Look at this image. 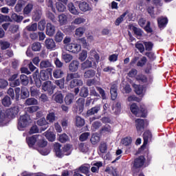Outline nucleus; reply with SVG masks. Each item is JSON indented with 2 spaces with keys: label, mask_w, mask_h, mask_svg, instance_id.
<instances>
[{
  "label": "nucleus",
  "mask_w": 176,
  "mask_h": 176,
  "mask_svg": "<svg viewBox=\"0 0 176 176\" xmlns=\"http://www.w3.org/2000/svg\"><path fill=\"white\" fill-rule=\"evenodd\" d=\"M6 113L8 116L1 112L0 110V126H6L7 123H9L10 120V118H13L15 115L19 113V109L17 107L8 109L6 111Z\"/></svg>",
  "instance_id": "1"
},
{
  "label": "nucleus",
  "mask_w": 176,
  "mask_h": 176,
  "mask_svg": "<svg viewBox=\"0 0 176 176\" xmlns=\"http://www.w3.org/2000/svg\"><path fill=\"white\" fill-rule=\"evenodd\" d=\"M80 78L79 73L67 74L66 77V82H70L69 87L72 89L76 87V86H83V80L78 78Z\"/></svg>",
  "instance_id": "2"
},
{
  "label": "nucleus",
  "mask_w": 176,
  "mask_h": 176,
  "mask_svg": "<svg viewBox=\"0 0 176 176\" xmlns=\"http://www.w3.org/2000/svg\"><path fill=\"white\" fill-rule=\"evenodd\" d=\"M30 123H31V118H30V116L25 114L21 116L18 122L19 130H23L25 127H27V125L30 124Z\"/></svg>",
  "instance_id": "3"
},
{
  "label": "nucleus",
  "mask_w": 176,
  "mask_h": 176,
  "mask_svg": "<svg viewBox=\"0 0 176 176\" xmlns=\"http://www.w3.org/2000/svg\"><path fill=\"white\" fill-rule=\"evenodd\" d=\"M131 111L133 115H135V116H138L140 118H144V113H145V107H140V109H138V107H137V104L135 103H133L131 105Z\"/></svg>",
  "instance_id": "4"
},
{
  "label": "nucleus",
  "mask_w": 176,
  "mask_h": 176,
  "mask_svg": "<svg viewBox=\"0 0 176 176\" xmlns=\"http://www.w3.org/2000/svg\"><path fill=\"white\" fill-rule=\"evenodd\" d=\"M144 164H145V157L142 155L135 159L132 168L133 173H137V169L141 168Z\"/></svg>",
  "instance_id": "5"
},
{
  "label": "nucleus",
  "mask_w": 176,
  "mask_h": 176,
  "mask_svg": "<svg viewBox=\"0 0 176 176\" xmlns=\"http://www.w3.org/2000/svg\"><path fill=\"white\" fill-rule=\"evenodd\" d=\"M87 68H94V69L97 68L96 62H94L92 60L89 59V57L85 61L81 63V69H87Z\"/></svg>",
  "instance_id": "6"
},
{
  "label": "nucleus",
  "mask_w": 176,
  "mask_h": 176,
  "mask_svg": "<svg viewBox=\"0 0 176 176\" xmlns=\"http://www.w3.org/2000/svg\"><path fill=\"white\" fill-rule=\"evenodd\" d=\"M42 140V135H34L32 137H29L26 138V141L28 142V145L31 148L35 145V143L38 144V140Z\"/></svg>",
  "instance_id": "7"
},
{
  "label": "nucleus",
  "mask_w": 176,
  "mask_h": 176,
  "mask_svg": "<svg viewBox=\"0 0 176 176\" xmlns=\"http://www.w3.org/2000/svg\"><path fill=\"white\" fill-rule=\"evenodd\" d=\"M66 50L72 53H79L82 50V46L79 44H67L66 45Z\"/></svg>",
  "instance_id": "8"
},
{
  "label": "nucleus",
  "mask_w": 176,
  "mask_h": 176,
  "mask_svg": "<svg viewBox=\"0 0 176 176\" xmlns=\"http://www.w3.org/2000/svg\"><path fill=\"white\" fill-rule=\"evenodd\" d=\"M89 58L91 59L94 63H96V65L98 64L100 62V55L94 50H92L89 53Z\"/></svg>",
  "instance_id": "9"
},
{
  "label": "nucleus",
  "mask_w": 176,
  "mask_h": 176,
  "mask_svg": "<svg viewBox=\"0 0 176 176\" xmlns=\"http://www.w3.org/2000/svg\"><path fill=\"white\" fill-rule=\"evenodd\" d=\"M42 89L44 91H47L50 95L54 93L53 85L51 81H45L42 85Z\"/></svg>",
  "instance_id": "10"
},
{
  "label": "nucleus",
  "mask_w": 176,
  "mask_h": 176,
  "mask_svg": "<svg viewBox=\"0 0 176 176\" xmlns=\"http://www.w3.org/2000/svg\"><path fill=\"white\" fill-rule=\"evenodd\" d=\"M110 94L111 100H115L118 98V84L116 82L111 84Z\"/></svg>",
  "instance_id": "11"
},
{
  "label": "nucleus",
  "mask_w": 176,
  "mask_h": 176,
  "mask_svg": "<svg viewBox=\"0 0 176 176\" xmlns=\"http://www.w3.org/2000/svg\"><path fill=\"white\" fill-rule=\"evenodd\" d=\"M40 78L42 80H47L49 78H52V69L41 70L40 72Z\"/></svg>",
  "instance_id": "12"
},
{
  "label": "nucleus",
  "mask_w": 176,
  "mask_h": 176,
  "mask_svg": "<svg viewBox=\"0 0 176 176\" xmlns=\"http://www.w3.org/2000/svg\"><path fill=\"white\" fill-rule=\"evenodd\" d=\"M67 9L69 12H70L72 14H74V16H78L80 13V12H79V9L78 7H76L75 5H74V3H69L67 4Z\"/></svg>",
  "instance_id": "13"
},
{
  "label": "nucleus",
  "mask_w": 176,
  "mask_h": 176,
  "mask_svg": "<svg viewBox=\"0 0 176 176\" xmlns=\"http://www.w3.org/2000/svg\"><path fill=\"white\" fill-rule=\"evenodd\" d=\"M45 45L48 50H54V49H56V43L53 38H46Z\"/></svg>",
  "instance_id": "14"
},
{
  "label": "nucleus",
  "mask_w": 176,
  "mask_h": 176,
  "mask_svg": "<svg viewBox=\"0 0 176 176\" xmlns=\"http://www.w3.org/2000/svg\"><path fill=\"white\" fill-rule=\"evenodd\" d=\"M143 138H144V143L143 145L141 146V149H144L145 146H146V144H148V141L152 138V133H151L150 131H146L143 134Z\"/></svg>",
  "instance_id": "15"
},
{
  "label": "nucleus",
  "mask_w": 176,
  "mask_h": 176,
  "mask_svg": "<svg viewBox=\"0 0 176 176\" xmlns=\"http://www.w3.org/2000/svg\"><path fill=\"white\" fill-rule=\"evenodd\" d=\"M145 124V121L142 119L135 120V127L138 133H141L144 130V126Z\"/></svg>",
  "instance_id": "16"
},
{
  "label": "nucleus",
  "mask_w": 176,
  "mask_h": 176,
  "mask_svg": "<svg viewBox=\"0 0 176 176\" xmlns=\"http://www.w3.org/2000/svg\"><path fill=\"white\" fill-rule=\"evenodd\" d=\"M100 111H101V105L98 104V105L91 108L90 109H89L87 111V116H91L92 115H96V113H98V112H100Z\"/></svg>",
  "instance_id": "17"
},
{
  "label": "nucleus",
  "mask_w": 176,
  "mask_h": 176,
  "mask_svg": "<svg viewBox=\"0 0 176 176\" xmlns=\"http://www.w3.org/2000/svg\"><path fill=\"white\" fill-rule=\"evenodd\" d=\"M79 61L74 60H72L69 65V70L71 72H76L79 69Z\"/></svg>",
  "instance_id": "18"
},
{
  "label": "nucleus",
  "mask_w": 176,
  "mask_h": 176,
  "mask_svg": "<svg viewBox=\"0 0 176 176\" xmlns=\"http://www.w3.org/2000/svg\"><path fill=\"white\" fill-rule=\"evenodd\" d=\"M56 32V28L52 23H47L46 34L49 36H53Z\"/></svg>",
  "instance_id": "19"
},
{
  "label": "nucleus",
  "mask_w": 176,
  "mask_h": 176,
  "mask_svg": "<svg viewBox=\"0 0 176 176\" xmlns=\"http://www.w3.org/2000/svg\"><path fill=\"white\" fill-rule=\"evenodd\" d=\"M32 10H34V4L32 3H29L23 8V13L24 16H30Z\"/></svg>",
  "instance_id": "20"
},
{
  "label": "nucleus",
  "mask_w": 176,
  "mask_h": 176,
  "mask_svg": "<svg viewBox=\"0 0 176 176\" xmlns=\"http://www.w3.org/2000/svg\"><path fill=\"white\" fill-rule=\"evenodd\" d=\"M77 109H78V113H82L83 109H85V98H80L76 101Z\"/></svg>",
  "instance_id": "21"
},
{
  "label": "nucleus",
  "mask_w": 176,
  "mask_h": 176,
  "mask_svg": "<svg viewBox=\"0 0 176 176\" xmlns=\"http://www.w3.org/2000/svg\"><path fill=\"white\" fill-rule=\"evenodd\" d=\"M96 70L89 69L84 72V78L85 79H91V78H94L96 76Z\"/></svg>",
  "instance_id": "22"
},
{
  "label": "nucleus",
  "mask_w": 176,
  "mask_h": 176,
  "mask_svg": "<svg viewBox=\"0 0 176 176\" xmlns=\"http://www.w3.org/2000/svg\"><path fill=\"white\" fill-rule=\"evenodd\" d=\"M38 126H41V130L45 131L47 127H49V123L46 122V119L45 118H41L37 121Z\"/></svg>",
  "instance_id": "23"
},
{
  "label": "nucleus",
  "mask_w": 176,
  "mask_h": 176,
  "mask_svg": "<svg viewBox=\"0 0 176 176\" xmlns=\"http://www.w3.org/2000/svg\"><path fill=\"white\" fill-rule=\"evenodd\" d=\"M79 9L81 12H87L90 10V6L86 1L80 2L78 4Z\"/></svg>",
  "instance_id": "24"
},
{
  "label": "nucleus",
  "mask_w": 176,
  "mask_h": 176,
  "mask_svg": "<svg viewBox=\"0 0 176 176\" xmlns=\"http://www.w3.org/2000/svg\"><path fill=\"white\" fill-rule=\"evenodd\" d=\"M54 152L58 157H61L64 155L61 151V144L60 143H56L54 144Z\"/></svg>",
  "instance_id": "25"
},
{
  "label": "nucleus",
  "mask_w": 176,
  "mask_h": 176,
  "mask_svg": "<svg viewBox=\"0 0 176 176\" xmlns=\"http://www.w3.org/2000/svg\"><path fill=\"white\" fill-rule=\"evenodd\" d=\"M75 100V96L74 94H68L65 98V102L67 105H71Z\"/></svg>",
  "instance_id": "26"
},
{
  "label": "nucleus",
  "mask_w": 176,
  "mask_h": 176,
  "mask_svg": "<svg viewBox=\"0 0 176 176\" xmlns=\"http://www.w3.org/2000/svg\"><path fill=\"white\" fill-rule=\"evenodd\" d=\"M28 97H30V91H28V89L25 87H22L21 90V98H22V100H25V98H28Z\"/></svg>",
  "instance_id": "27"
},
{
  "label": "nucleus",
  "mask_w": 176,
  "mask_h": 176,
  "mask_svg": "<svg viewBox=\"0 0 176 176\" xmlns=\"http://www.w3.org/2000/svg\"><path fill=\"white\" fill-rule=\"evenodd\" d=\"M122 104L120 102H117L116 104L112 106V111L114 115H119L120 113Z\"/></svg>",
  "instance_id": "28"
},
{
  "label": "nucleus",
  "mask_w": 176,
  "mask_h": 176,
  "mask_svg": "<svg viewBox=\"0 0 176 176\" xmlns=\"http://www.w3.org/2000/svg\"><path fill=\"white\" fill-rule=\"evenodd\" d=\"M23 6H24V1L19 0L14 7L15 12H16V13H20V12L23 10Z\"/></svg>",
  "instance_id": "29"
},
{
  "label": "nucleus",
  "mask_w": 176,
  "mask_h": 176,
  "mask_svg": "<svg viewBox=\"0 0 176 176\" xmlns=\"http://www.w3.org/2000/svg\"><path fill=\"white\" fill-rule=\"evenodd\" d=\"M103 72H107L109 75H114L116 74V69L112 66H106L103 68Z\"/></svg>",
  "instance_id": "30"
},
{
  "label": "nucleus",
  "mask_w": 176,
  "mask_h": 176,
  "mask_svg": "<svg viewBox=\"0 0 176 176\" xmlns=\"http://www.w3.org/2000/svg\"><path fill=\"white\" fill-rule=\"evenodd\" d=\"M112 133V127L109 125H105L100 129V134H111Z\"/></svg>",
  "instance_id": "31"
},
{
  "label": "nucleus",
  "mask_w": 176,
  "mask_h": 176,
  "mask_svg": "<svg viewBox=\"0 0 176 176\" xmlns=\"http://www.w3.org/2000/svg\"><path fill=\"white\" fill-rule=\"evenodd\" d=\"M52 67V62L49 60H44L40 63V68L43 69L44 68H50Z\"/></svg>",
  "instance_id": "32"
},
{
  "label": "nucleus",
  "mask_w": 176,
  "mask_h": 176,
  "mask_svg": "<svg viewBox=\"0 0 176 176\" xmlns=\"http://www.w3.org/2000/svg\"><path fill=\"white\" fill-rule=\"evenodd\" d=\"M75 122L77 127H83L85 126V119L80 116H76Z\"/></svg>",
  "instance_id": "33"
},
{
  "label": "nucleus",
  "mask_w": 176,
  "mask_h": 176,
  "mask_svg": "<svg viewBox=\"0 0 176 176\" xmlns=\"http://www.w3.org/2000/svg\"><path fill=\"white\" fill-rule=\"evenodd\" d=\"M42 17V11L41 10H36L32 16V20L34 21H39Z\"/></svg>",
  "instance_id": "34"
},
{
  "label": "nucleus",
  "mask_w": 176,
  "mask_h": 176,
  "mask_svg": "<svg viewBox=\"0 0 176 176\" xmlns=\"http://www.w3.org/2000/svg\"><path fill=\"white\" fill-rule=\"evenodd\" d=\"M25 105H38V100L34 98H29L25 101Z\"/></svg>",
  "instance_id": "35"
},
{
  "label": "nucleus",
  "mask_w": 176,
  "mask_h": 176,
  "mask_svg": "<svg viewBox=\"0 0 176 176\" xmlns=\"http://www.w3.org/2000/svg\"><path fill=\"white\" fill-rule=\"evenodd\" d=\"M11 19H12V20H13L14 21H16V23H21V21H23V19H24V17L23 16L19 15L16 13H13L11 15Z\"/></svg>",
  "instance_id": "36"
},
{
  "label": "nucleus",
  "mask_w": 176,
  "mask_h": 176,
  "mask_svg": "<svg viewBox=\"0 0 176 176\" xmlns=\"http://www.w3.org/2000/svg\"><path fill=\"white\" fill-rule=\"evenodd\" d=\"M63 75H64V72H63V70H61L60 69H54V72H53V76L56 79H58L60 78H62Z\"/></svg>",
  "instance_id": "37"
},
{
  "label": "nucleus",
  "mask_w": 176,
  "mask_h": 176,
  "mask_svg": "<svg viewBox=\"0 0 176 176\" xmlns=\"http://www.w3.org/2000/svg\"><path fill=\"white\" fill-rule=\"evenodd\" d=\"M157 23L160 28H163L168 23V21L167 18L160 17L157 19Z\"/></svg>",
  "instance_id": "38"
},
{
  "label": "nucleus",
  "mask_w": 176,
  "mask_h": 176,
  "mask_svg": "<svg viewBox=\"0 0 176 176\" xmlns=\"http://www.w3.org/2000/svg\"><path fill=\"white\" fill-rule=\"evenodd\" d=\"M62 58L64 60L65 63H69L72 61V58H74V57L72 56V55H71L69 54L63 52L62 54Z\"/></svg>",
  "instance_id": "39"
},
{
  "label": "nucleus",
  "mask_w": 176,
  "mask_h": 176,
  "mask_svg": "<svg viewBox=\"0 0 176 176\" xmlns=\"http://www.w3.org/2000/svg\"><path fill=\"white\" fill-rule=\"evenodd\" d=\"M100 167H102V162H96L94 164V166L91 167V171L92 173H98Z\"/></svg>",
  "instance_id": "40"
},
{
  "label": "nucleus",
  "mask_w": 176,
  "mask_h": 176,
  "mask_svg": "<svg viewBox=\"0 0 176 176\" xmlns=\"http://www.w3.org/2000/svg\"><path fill=\"white\" fill-rule=\"evenodd\" d=\"M126 16H127V12H124L120 17H118L116 20V25H120L121 23H123V21H124Z\"/></svg>",
  "instance_id": "41"
},
{
  "label": "nucleus",
  "mask_w": 176,
  "mask_h": 176,
  "mask_svg": "<svg viewBox=\"0 0 176 176\" xmlns=\"http://www.w3.org/2000/svg\"><path fill=\"white\" fill-rule=\"evenodd\" d=\"M58 21L60 25H64V24H67V17L65 14H62L58 16Z\"/></svg>",
  "instance_id": "42"
},
{
  "label": "nucleus",
  "mask_w": 176,
  "mask_h": 176,
  "mask_svg": "<svg viewBox=\"0 0 176 176\" xmlns=\"http://www.w3.org/2000/svg\"><path fill=\"white\" fill-rule=\"evenodd\" d=\"M133 87L135 89L136 94H138V96H141V94L144 93V87H142V86L135 84L133 85Z\"/></svg>",
  "instance_id": "43"
},
{
  "label": "nucleus",
  "mask_w": 176,
  "mask_h": 176,
  "mask_svg": "<svg viewBox=\"0 0 176 176\" xmlns=\"http://www.w3.org/2000/svg\"><path fill=\"white\" fill-rule=\"evenodd\" d=\"M41 49H42V45L39 42L34 43L32 45V50L33 52H40Z\"/></svg>",
  "instance_id": "44"
},
{
  "label": "nucleus",
  "mask_w": 176,
  "mask_h": 176,
  "mask_svg": "<svg viewBox=\"0 0 176 176\" xmlns=\"http://www.w3.org/2000/svg\"><path fill=\"white\" fill-rule=\"evenodd\" d=\"M54 101L58 104H63L64 101V96L62 94H57L54 96Z\"/></svg>",
  "instance_id": "45"
},
{
  "label": "nucleus",
  "mask_w": 176,
  "mask_h": 176,
  "mask_svg": "<svg viewBox=\"0 0 176 176\" xmlns=\"http://www.w3.org/2000/svg\"><path fill=\"white\" fill-rule=\"evenodd\" d=\"M56 8L58 12H65V10H67V7H65V5L60 2H57L56 3Z\"/></svg>",
  "instance_id": "46"
},
{
  "label": "nucleus",
  "mask_w": 176,
  "mask_h": 176,
  "mask_svg": "<svg viewBox=\"0 0 176 176\" xmlns=\"http://www.w3.org/2000/svg\"><path fill=\"white\" fill-rule=\"evenodd\" d=\"M91 142L96 145L98 142H100V135L98 133H94L91 138Z\"/></svg>",
  "instance_id": "47"
},
{
  "label": "nucleus",
  "mask_w": 176,
  "mask_h": 176,
  "mask_svg": "<svg viewBox=\"0 0 176 176\" xmlns=\"http://www.w3.org/2000/svg\"><path fill=\"white\" fill-rule=\"evenodd\" d=\"M45 137L51 142H53L56 140V135H54V133H53L52 132L47 131L45 133Z\"/></svg>",
  "instance_id": "48"
},
{
  "label": "nucleus",
  "mask_w": 176,
  "mask_h": 176,
  "mask_svg": "<svg viewBox=\"0 0 176 176\" xmlns=\"http://www.w3.org/2000/svg\"><path fill=\"white\" fill-rule=\"evenodd\" d=\"M80 97L86 98L89 96V89L86 87H82L80 91Z\"/></svg>",
  "instance_id": "49"
},
{
  "label": "nucleus",
  "mask_w": 176,
  "mask_h": 176,
  "mask_svg": "<svg viewBox=\"0 0 176 176\" xmlns=\"http://www.w3.org/2000/svg\"><path fill=\"white\" fill-rule=\"evenodd\" d=\"M37 145L40 148H45L47 145V142L45 140V138L43 135H41V140L37 141Z\"/></svg>",
  "instance_id": "50"
},
{
  "label": "nucleus",
  "mask_w": 176,
  "mask_h": 176,
  "mask_svg": "<svg viewBox=\"0 0 176 176\" xmlns=\"http://www.w3.org/2000/svg\"><path fill=\"white\" fill-rule=\"evenodd\" d=\"M87 58V51L86 50H82L80 54L78 56V60L80 61L83 62Z\"/></svg>",
  "instance_id": "51"
},
{
  "label": "nucleus",
  "mask_w": 176,
  "mask_h": 176,
  "mask_svg": "<svg viewBox=\"0 0 176 176\" xmlns=\"http://www.w3.org/2000/svg\"><path fill=\"white\" fill-rule=\"evenodd\" d=\"M2 104L4 107H9L12 104V101L10 100V97L5 96L2 100Z\"/></svg>",
  "instance_id": "52"
},
{
  "label": "nucleus",
  "mask_w": 176,
  "mask_h": 176,
  "mask_svg": "<svg viewBox=\"0 0 176 176\" xmlns=\"http://www.w3.org/2000/svg\"><path fill=\"white\" fill-rule=\"evenodd\" d=\"M20 79L22 85L24 86H27L28 83H30V80H28V77L26 75L22 74L20 76Z\"/></svg>",
  "instance_id": "53"
},
{
  "label": "nucleus",
  "mask_w": 176,
  "mask_h": 176,
  "mask_svg": "<svg viewBox=\"0 0 176 176\" xmlns=\"http://www.w3.org/2000/svg\"><path fill=\"white\" fill-rule=\"evenodd\" d=\"M46 120L50 123H53V122L56 120V115L54 114V113H50L47 115Z\"/></svg>",
  "instance_id": "54"
},
{
  "label": "nucleus",
  "mask_w": 176,
  "mask_h": 176,
  "mask_svg": "<svg viewBox=\"0 0 176 176\" xmlns=\"http://www.w3.org/2000/svg\"><path fill=\"white\" fill-rule=\"evenodd\" d=\"M136 80H138V82H142L143 83H145L148 82V78H146V76L144 74H138L136 76Z\"/></svg>",
  "instance_id": "55"
},
{
  "label": "nucleus",
  "mask_w": 176,
  "mask_h": 176,
  "mask_svg": "<svg viewBox=\"0 0 176 176\" xmlns=\"http://www.w3.org/2000/svg\"><path fill=\"white\" fill-rule=\"evenodd\" d=\"M86 29L85 28L80 27L76 30V36H82L83 34H85Z\"/></svg>",
  "instance_id": "56"
},
{
  "label": "nucleus",
  "mask_w": 176,
  "mask_h": 176,
  "mask_svg": "<svg viewBox=\"0 0 176 176\" xmlns=\"http://www.w3.org/2000/svg\"><path fill=\"white\" fill-rule=\"evenodd\" d=\"M133 31L134 34H136L137 38L138 39H140L141 38V36H142V30H141V29L138 28L136 27H133Z\"/></svg>",
  "instance_id": "57"
},
{
  "label": "nucleus",
  "mask_w": 176,
  "mask_h": 176,
  "mask_svg": "<svg viewBox=\"0 0 176 176\" xmlns=\"http://www.w3.org/2000/svg\"><path fill=\"white\" fill-rule=\"evenodd\" d=\"M64 39V34L61 32H58L55 35L56 42H61Z\"/></svg>",
  "instance_id": "58"
},
{
  "label": "nucleus",
  "mask_w": 176,
  "mask_h": 176,
  "mask_svg": "<svg viewBox=\"0 0 176 176\" xmlns=\"http://www.w3.org/2000/svg\"><path fill=\"white\" fill-rule=\"evenodd\" d=\"M132 140L131 137H126L122 140V144L125 146H129Z\"/></svg>",
  "instance_id": "59"
},
{
  "label": "nucleus",
  "mask_w": 176,
  "mask_h": 176,
  "mask_svg": "<svg viewBox=\"0 0 176 176\" xmlns=\"http://www.w3.org/2000/svg\"><path fill=\"white\" fill-rule=\"evenodd\" d=\"M0 46L2 50H6V49L10 47V43L7 41H0Z\"/></svg>",
  "instance_id": "60"
},
{
  "label": "nucleus",
  "mask_w": 176,
  "mask_h": 176,
  "mask_svg": "<svg viewBox=\"0 0 176 176\" xmlns=\"http://www.w3.org/2000/svg\"><path fill=\"white\" fill-rule=\"evenodd\" d=\"M39 93V90L34 87L30 88V96L32 97H36V96H38Z\"/></svg>",
  "instance_id": "61"
},
{
  "label": "nucleus",
  "mask_w": 176,
  "mask_h": 176,
  "mask_svg": "<svg viewBox=\"0 0 176 176\" xmlns=\"http://www.w3.org/2000/svg\"><path fill=\"white\" fill-rule=\"evenodd\" d=\"M78 170H80V173H82V174H85V175H87V174H89V166H80L78 168Z\"/></svg>",
  "instance_id": "62"
},
{
  "label": "nucleus",
  "mask_w": 176,
  "mask_h": 176,
  "mask_svg": "<svg viewBox=\"0 0 176 176\" xmlns=\"http://www.w3.org/2000/svg\"><path fill=\"white\" fill-rule=\"evenodd\" d=\"M28 31H36L38 30V24L36 23L29 25L26 27Z\"/></svg>",
  "instance_id": "63"
},
{
  "label": "nucleus",
  "mask_w": 176,
  "mask_h": 176,
  "mask_svg": "<svg viewBox=\"0 0 176 176\" xmlns=\"http://www.w3.org/2000/svg\"><path fill=\"white\" fill-rule=\"evenodd\" d=\"M58 140L60 142H62V143L67 142V141H68V135H67V134L65 133L59 135Z\"/></svg>",
  "instance_id": "64"
}]
</instances>
